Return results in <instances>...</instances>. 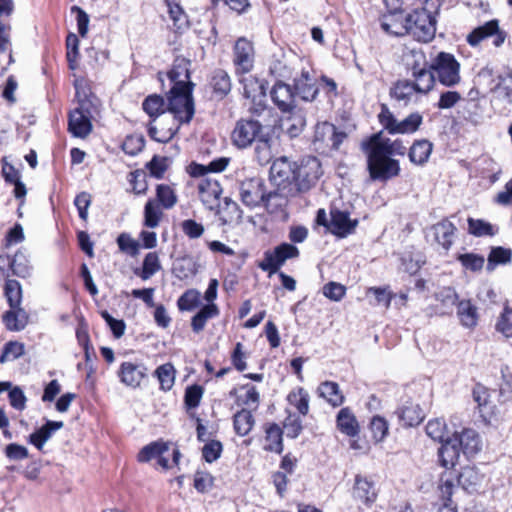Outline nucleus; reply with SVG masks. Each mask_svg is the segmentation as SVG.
Masks as SVG:
<instances>
[{"instance_id":"f257e3e1","label":"nucleus","mask_w":512,"mask_h":512,"mask_svg":"<svg viewBox=\"0 0 512 512\" xmlns=\"http://www.w3.org/2000/svg\"><path fill=\"white\" fill-rule=\"evenodd\" d=\"M361 149L367 155V169L371 180L386 182L400 174L399 161L386 155L376 145L370 144L368 139L362 141Z\"/></svg>"},{"instance_id":"f03ea898","label":"nucleus","mask_w":512,"mask_h":512,"mask_svg":"<svg viewBox=\"0 0 512 512\" xmlns=\"http://www.w3.org/2000/svg\"><path fill=\"white\" fill-rule=\"evenodd\" d=\"M406 35H410L419 42L427 43L435 37L436 18L425 8L415 9L406 14Z\"/></svg>"},{"instance_id":"7ed1b4c3","label":"nucleus","mask_w":512,"mask_h":512,"mask_svg":"<svg viewBox=\"0 0 512 512\" xmlns=\"http://www.w3.org/2000/svg\"><path fill=\"white\" fill-rule=\"evenodd\" d=\"M293 182L288 193L300 194L309 191L317 182L321 175V164L314 156L303 158L299 164L295 165Z\"/></svg>"},{"instance_id":"20e7f679","label":"nucleus","mask_w":512,"mask_h":512,"mask_svg":"<svg viewBox=\"0 0 512 512\" xmlns=\"http://www.w3.org/2000/svg\"><path fill=\"white\" fill-rule=\"evenodd\" d=\"M193 86H172L168 94V109L181 123H189L195 113Z\"/></svg>"},{"instance_id":"39448f33","label":"nucleus","mask_w":512,"mask_h":512,"mask_svg":"<svg viewBox=\"0 0 512 512\" xmlns=\"http://www.w3.org/2000/svg\"><path fill=\"white\" fill-rule=\"evenodd\" d=\"M239 195L242 203L249 208L259 206L269 208L273 205V198L278 197L276 192L265 190V184L260 178H251L241 182Z\"/></svg>"},{"instance_id":"423d86ee","label":"nucleus","mask_w":512,"mask_h":512,"mask_svg":"<svg viewBox=\"0 0 512 512\" xmlns=\"http://www.w3.org/2000/svg\"><path fill=\"white\" fill-rule=\"evenodd\" d=\"M378 120L382 127L391 135L412 134L421 126L423 117L420 113L414 112L399 121L389 110L388 106L382 104L381 111L378 114Z\"/></svg>"},{"instance_id":"0eeeda50","label":"nucleus","mask_w":512,"mask_h":512,"mask_svg":"<svg viewBox=\"0 0 512 512\" xmlns=\"http://www.w3.org/2000/svg\"><path fill=\"white\" fill-rule=\"evenodd\" d=\"M93 108L91 99L86 96L78 99V107L72 110L68 117V130L73 136L85 138L91 133Z\"/></svg>"},{"instance_id":"6e6552de","label":"nucleus","mask_w":512,"mask_h":512,"mask_svg":"<svg viewBox=\"0 0 512 512\" xmlns=\"http://www.w3.org/2000/svg\"><path fill=\"white\" fill-rule=\"evenodd\" d=\"M430 68L437 74L439 82L446 87H453L461 80L460 63L451 53H438Z\"/></svg>"},{"instance_id":"1a4fd4ad","label":"nucleus","mask_w":512,"mask_h":512,"mask_svg":"<svg viewBox=\"0 0 512 512\" xmlns=\"http://www.w3.org/2000/svg\"><path fill=\"white\" fill-rule=\"evenodd\" d=\"M299 254V249L293 244L282 243L273 250L265 251L263 260L258 263V267L271 276L277 273L288 259L297 258Z\"/></svg>"},{"instance_id":"9d476101","label":"nucleus","mask_w":512,"mask_h":512,"mask_svg":"<svg viewBox=\"0 0 512 512\" xmlns=\"http://www.w3.org/2000/svg\"><path fill=\"white\" fill-rule=\"evenodd\" d=\"M265 134L263 125L259 120L253 118H241L231 133V139L235 146L244 149L249 147Z\"/></svg>"},{"instance_id":"9b49d317","label":"nucleus","mask_w":512,"mask_h":512,"mask_svg":"<svg viewBox=\"0 0 512 512\" xmlns=\"http://www.w3.org/2000/svg\"><path fill=\"white\" fill-rule=\"evenodd\" d=\"M346 138L347 134L344 131L338 130L329 122H322L315 127L313 145L316 150L323 152L326 149L337 150Z\"/></svg>"},{"instance_id":"f8f14e48","label":"nucleus","mask_w":512,"mask_h":512,"mask_svg":"<svg viewBox=\"0 0 512 512\" xmlns=\"http://www.w3.org/2000/svg\"><path fill=\"white\" fill-rule=\"evenodd\" d=\"M296 163H291L286 157L276 159L270 167V180L275 187L287 193L292 186Z\"/></svg>"},{"instance_id":"ddd939ff","label":"nucleus","mask_w":512,"mask_h":512,"mask_svg":"<svg viewBox=\"0 0 512 512\" xmlns=\"http://www.w3.org/2000/svg\"><path fill=\"white\" fill-rule=\"evenodd\" d=\"M198 193L200 200L207 209L214 211L220 208L222 188L217 180L211 178L200 179Z\"/></svg>"},{"instance_id":"4468645a","label":"nucleus","mask_w":512,"mask_h":512,"mask_svg":"<svg viewBox=\"0 0 512 512\" xmlns=\"http://www.w3.org/2000/svg\"><path fill=\"white\" fill-rule=\"evenodd\" d=\"M358 225L357 219H351L349 212L331 209L329 231L337 237L344 238L352 234Z\"/></svg>"},{"instance_id":"2eb2a0df","label":"nucleus","mask_w":512,"mask_h":512,"mask_svg":"<svg viewBox=\"0 0 512 512\" xmlns=\"http://www.w3.org/2000/svg\"><path fill=\"white\" fill-rule=\"evenodd\" d=\"M494 35V45L497 47L501 46L504 43L505 34L499 31V24L497 20H490L485 24L476 27L471 33H469L467 36V42L469 45L475 47L482 40Z\"/></svg>"},{"instance_id":"dca6fc26","label":"nucleus","mask_w":512,"mask_h":512,"mask_svg":"<svg viewBox=\"0 0 512 512\" xmlns=\"http://www.w3.org/2000/svg\"><path fill=\"white\" fill-rule=\"evenodd\" d=\"M237 72L248 73L253 68L254 49L250 41L239 38L234 46V60Z\"/></svg>"},{"instance_id":"f3484780","label":"nucleus","mask_w":512,"mask_h":512,"mask_svg":"<svg viewBox=\"0 0 512 512\" xmlns=\"http://www.w3.org/2000/svg\"><path fill=\"white\" fill-rule=\"evenodd\" d=\"M270 96L275 106L281 112L287 113L294 110L295 92H293L290 85L282 81L276 82L270 91Z\"/></svg>"},{"instance_id":"a211bd4d","label":"nucleus","mask_w":512,"mask_h":512,"mask_svg":"<svg viewBox=\"0 0 512 512\" xmlns=\"http://www.w3.org/2000/svg\"><path fill=\"white\" fill-rule=\"evenodd\" d=\"M117 375L125 386L137 388L146 376V368L143 364L126 361L121 363Z\"/></svg>"},{"instance_id":"6ab92c4d","label":"nucleus","mask_w":512,"mask_h":512,"mask_svg":"<svg viewBox=\"0 0 512 512\" xmlns=\"http://www.w3.org/2000/svg\"><path fill=\"white\" fill-rule=\"evenodd\" d=\"M411 74L414 79L412 83L417 93L426 94L433 88L435 83L434 71L425 61L422 66L415 63L411 68Z\"/></svg>"},{"instance_id":"aec40b11","label":"nucleus","mask_w":512,"mask_h":512,"mask_svg":"<svg viewBox=\"0 0 512 512\" xmlns=\"http://www.w3.org/2000/svg\"><path fill=\"white\" fill-rule=\"evenodd\" d=\"M169 450V445L166 442L155 441L144 446L138 453L137 459L139 462H149L151 459L157 458V463L163 469L170 468L169 461L164 454Z\"/></svg>"},{"instance_id":"412c9836","label":"nucleus","mask_w":512,"mask_h":512,"mask_svg":"<svg viewBox=\"0 0 512 512\" xmlns=\"http://www.w3.org/2000/svg\"><path fill=\"white\" fill-rule=\"evenodd\" d=\"M453 438L467 457H472L481 450L480 436L474 429H464L460 434L455 433Z\"/></svg>"},{"instance_id":"4be33fe9","label":"nucleus","mask_w":512,"mask_h":512,"mask_svg":"<svg viewBox=\"0 0 512 512\" xmlns=\"http://www.w3.org/2000/svg\"><path fill=\"white\" fill-rule=\"evenodd\" d=\"M456 230L455 225L447 218L442 219L430 228L436 243L446 251H448L453 244Z\"/></svg>"},{"instance_id":"5701e85b","label":"nucleus","mask_w":512,"mask_h":512,"mask_svg":"<svg viewBox=\"0 0 512 512\" xmlns=\"http://www.w3.org/2000/svg\"><path fill=\"white\" fill-rule=\"evenodd\" d=\"M406 15L404 11L385 13L381 17V28L390 35L404 36L407 33Z\"/></svg>"},{"instance_id":"b1692460","label":"nucleus","mask_w":512,"mask_h":512,"mask_svg":"<svg viewBox=\"0 0 512 512\" xmlns=\"http://www.w3.org/2000/svg\"><path fill=\"white\" fill-rule=\"evenodd\" d=\"M190 61L183 57H177L173 66L168 72V78L173 84L172 86L191 85L194 84L190 81Z\"/></svg>"},{"instance_id":"393cba45","label":"nucleus","mask_w":512,"mask_h":512,"mask_svg":"<svg viewBox=\"0 0 512 512\" xmlns=\"http://www.w3.org/2000/svg\"><path fill=\"white\" fill-rule=\"evenodd\" d=\"M2 321L7 330L18 332L28 325L29 315L22 306L10 308L2 315Z\"/></svg>"},{"instance_id":"a878e982","label":"nucleus","mask_w":512,"mask_h":512,"mask_svg":"<svg viewBox=\"0 0 512 512\" xmlns=\"http://www.w3.org/2000/svg\"><path fill=\"white\" fill-rule=\"evenodd\" d=\"M63 425L62 421L48 420L42 427L29 435L28 442L41 451L53 433L61 429Z\"/></svg>"},{"instance_id":"bb28decb","label":"nucleus","mask_w":512,"mask_h":512,"mask_svg":"<svg viewBox=\"0 0 512 512\" xmlns=\"http://www.w3.org/2000/svg\"><path fill=\"white\" fill-rule=\"evenodd\" d=\"M367 139L370 144H374L378 148H381L389 157L393 155L404 156L406 154V147L403 145L401 140L396 139L391 141L389 138H383L381 132L372 134Z\"/></svg>"},{"instance_id":"cd10ccee","label":"nucleus","mask_w":512,"mask_h":512,"mask_svg":"<svg viewBox=\"0 0 512 512\" xmlns=\"http://www.w3.org/2000/svg\"><path fill=\"white\" fill-rule=\"evenodd\" d=\"M460 451L457 441H455L453 437H447V439L441 443V447L438 451L441 465L445 468L454 467L459 459Z\"/></svg>"},{"instance_id":"c85d7f7f","label":"nucleus","mask_w":512,"mask_h":512,"mask_svg":"<svg viewBox=\"0 0 512 512\" xmlns=\"http://www.w3.org/2000/svg\"><path fill=\"white\" fill-rule=\"evenodd\" d=\"M339 431L349 437H355L359 433V424L349 407L342 408L336 418Z\"/></svg>"},{"instance_id":"c756f323","label":"nucleus","mask_w":512,"mask_h":512,"mask_svg":"<svg viewBox=\"0 0 512 512\" xmlns=\"http://www.w3.org/2000/svg\"><path fill=\"white\" fill-rule=\"evenodd\" d=\"M318 396L325 399L332 407L341 406L345 397L340 390L338 383L334 381H324L317 388Z\"/></svg>"},{"instance_id":"7c9ffc66","label":"nucleus","mask_w":512,"mask_h":512,"mask_svg":"<svg viewBox=\"0 0 512 512\" xmlns=\"http://www.w3.org/2000/svg\"><path fill=\"white\" fill-rule=\"evenodd\" d=\"M376 496L373 482L369 481L366 477L357 475L353 488V497L365 504H371L375 501Z\"/></svg>"},{"instance_id":"2f4dec72","label":"nucleus","mask_w":512,"mask_h":512,"mask_svg":"<svg viewBox=\"0 0 512 512\" xmlns=\"http://www.w3.org/2000/svg\"><path fill=\"white\" fill-rule=\"evenodd\" d=\"M295 94L305 101H313L318 94V88L309 72L303 71L299 78L294 80Z\"/></svg>"},{"instance_id":"473e14b6","label":"nucleus","mask_w":512,"mask_h":512,"mask_svg":"<svg viewBox=\"0 0 512 512\" xmlns=\"http://www.w3.org/2000/svg\"><path fill=\"white\" fill-rule=\"evenodd\" d=\"M483 478V474L476 467L466 466L458 475V484L465 491L472 493L481 485Z\"/></svg>"},{"instance_id":"72a5a7b5","label":"nucleus","mask_w":512,"mask_h":512,"mask_svg":"<svg viewBox=\"0 0 512 512\" xmlns=\"http://www.w3.org/2000/svg\"><path fill=\"white\" fill-rule=\"evenodd\" d=\"M433 150V144L426 139L416 140L410 147L408 157L409 160L418 166L427 163Z\"/></svg>"},{"instance_id":"f704fd0d","label":"nucleus","mask_w":512,"mask_h":512,"mask_svg":"<svg viewBox=\"0 0 512 512\" xmlns=\"http://www.w3.org/2000/svg\"><path fill=\"white\" fill-rule=\"evenodd\" d=\"M9 267L13 275L20 278L30 277L33 271L29 256L26 250H18L10 260Z\"/></svg>"},{"instance_id":"c9c22d12","label":"nucleus","mask_w":512,"mask_h":512,"mask_svg":"<svg viewBox=\"0 0 512 512\" xmlns=\"http://www.w3.org/2000/svg\"><path fill=\"white\" fill-rule=\"evenodd\" d=\"M457 316L462 326L474 328L478 322L477 307L468 299L460 300L457 303Z\"/></svg>"},{"instance_id":"e433bc0d","label":"nucleus","mask_w":512,"mask_h":512,"mask_svg":"<svg viewBox=\"0 0 512 512\" xmlns=\"http://www.w3.org/2000/svg\"><path fill=\"white\" fill-rule=\"evenodd\" d=\"M168 13L176 32H182L189 27L188 16L178 0H165Z\"/></svg>"},{"instance_id":"4c0bfd02","label":"nucleus","mask_w":512,"mask_h":512,"mask_svg":"<svg viewBox=\"0 0 512 512\" xmlns=\"http://www.w3.org/2000/svg\"><path fill=\"white\" fill-rule=\"evenodd\" d=\"M395 414L405 427L416 426L423 420L422 410L418 405L414 404L402 406Z\"/></svg>"},{"instance_id":"58836bf2","label":"nucleus","mask_w":512,"mask_h":512,"mask_svg":"<svg viewBox=\"0 0 512 512\" xmlns=\"http://www.w3.org/2000/svg\"><path fill=\"white\" fill-rule=\"evenodd\" d=\"M265 441L266 444L264 449L266 451L275 452L280 454L283 451V430L276 423L269 424L265 429Z\"/></svg>"},{"instance_id":"ea45409f","label":"nucleus","mask_w":512,"mask_h":512,"mask_svg":"<svg viewBox=\"0 0 512 512\" xmlns=\"http://www.w3.org/2000/svg\"><path fill=\"white\" fill-rule=\"evenodd\" d=\"M219 314L216 304L209 303L203 306L193 317L191 321L192 330L195 333L201 332L209 319L215 318Z\"/></svg>"},{"instance_id":"a19ab883","label":"nucleus","mask_w":512,"mask_h":512,"mask_svg":"<svg viewBox=\"0 0 512 512\" xmlns=\"http://www.w3.org/2000/svg\"><path fill=\"white\" fill-rule=\"evenodd\" d=\"M210 85L213 92L219 95L221 98L225 97L231 91V79L228 73L222 69H216L213 71Z\"/></svg>"},{"instance_id":"79ce46f5","label":"nucleus","mask_w":512,"mask_h":512,"mask_svg":"<svg viewBox=\"0 0 512 512\" xmlns=\"http://www.w3.org/2000/svg\"><path fill=\"white\" fill-rule=\"evenodd\" d=\"M287 401L294 406L299 414L305 416L309 412V393L303 387H297L289 392Z\"/></svg>"},{"instance_id":"37998d69","label":"nucleus","mask_w":512,"mask_h":512,"mask_svg":"<svg viewBox=\"0 0 512 512\" xmlns=\"http://www.w3.org/2000/svg\"><path fill=\"white\" fill-rule=\"evenodd\" d=\"M4 296L10 308L20 307L22 304L23 291L19 281L6 279L4 285Z\"/></svg>"},{"instance_id":"c03bdc74","label":"nucleus","mask_w":512,"mask_h":512,"mask_svg":"<svg viewBox=\"0 0 512 512\" xmlns=\"http://www.w3.org/2000/svg\"><path fill=\"white\" fill-rule=\"evenodd\" d=\"M255 420L251 411L242 409L233 418L235 432L239 436H246L252 430Z\"/></svg>"},{"instance_id":"a18cd8bd","label":"nucleus","mask_w":512,"mask_h":512,"mask_svg":"<svg viewBox=\"0 0 512 512\" xmlns=\"http://www.w3.org/2000/svg\"><path fill=\"white\" fill-rule=\"evenodd\" d=\"M467 222L469 233L476 237L494 236L499 231L497 226L482 219L468 218Z\"/></svg>"},{"instance_id":"49530a36","label":"nucleus","mask_w":512,"mask_h":512,"mask_svg":"<svg viewBox=\"0 0 512 512\" xmlns=\"http://www.w3.org/2000/svg\"><path fill=\"white\" fill-rule=\"evenodd\" d=\"M155 200L163 209L169 210L176 205L178 197L171 186L167 184H158L156 187Z\"/></svg>"},{"instance_id":"de8ad7c7","label":"nucleus","mask_w":512,"mask_h":512,"mask_svg":"<svg viewBox=\"0 0 512 512\" xmlns=\"http://www.w3.org/2000/svg\"><path fill=\"white\" fill-rule=\"evenodd\" d=\"M439 489L443 504L439 508L438 512H458L457 506L453 503L451 499L454 489L453 481L450 479L442 478Z\"/></svg>"},{"instance_id":"09e8293b","label":"nucleus","mask_w":512,"mask_h":512,"mask_svg":"<svg viewBox=\"0 0 512 512\" xmlns=\"http://www.w3.org/2000/svg\"><path fill=\"white\" fill-rule=\"evenodd\" d=\"M483 112L480 103L474 99L467 100L462 109L463 118L473 125H479L483 122Z\"/></svg>"},{"instance_id":"8fccbe9b","label":"nucleus","mask_w":512,"mask_h":512,"mask_svg":"<svg viewBox=\"0 0 512 512\" xmlns=\"http://www.w3.org/2000/svg\"><path fill=\"white\" fill-rule=\"evenodd\" d=\"M163 216L161 206L155 199H149L144 207V225L148 228H155Z\"/></svg>"},{"instance_id":"3c124183","label":"nucleus","mask_w":512,"mask_h":512,"mask_svg":"<svg viewBox=\"0 0 512 512\" xmlns=\"http://www.w3.org/2000/svg\"><path fill=\"white\" fill-rule=\"evenodd\" d=\"M512 250L501 246L493 247L488 255L487 268L493 270L497 265H505L511 262Z\"/></svg>"},{"instance_id":"603ef678","label":"nucleus","mask_w":512,"mask_h":512,"mask_svg":"<svg viewBox=\"0 0 512 512\" xmlns=\"http://www.w3.org/2000/svg\"><path fill=\"white\" fill-rule=\"evenodd\" d=\"M255 154L260 165H266L272 159L271 137L268 133L263 134L255 141Z\"/></svg>"},{"instance_id":"864d4df0","label":"nucleus","mask_w":512,"mask_h":512,"mask_svg":"<svg viewBox=\"0 0 512 512\" xmlns=\"http://www.w3.org/2000/svg\"><path fill=\"white\" fill-rule=\"evenodd\" d=\"M155 376L157 377L160 388L164 391L170 390L175 381V369L171 363H165L159 366L155 370Z\"/></svg>"},{"instance_id":"5fc2aeb1","label":"nucleus","mask_w":512,"mask_h":512,"mask_svg":"<svg viewBox=\"0 0 512 512\" xmlns=\"http://www.w3.org/2000/svg\"><path fill=\"white\" fill-rule=\"evenodd\" d=\"M164 105V99L159 95L153 94L145 98L142 103V108L153 120H155L159 115L164 113Z\"/></svg>"},{"instance_id":"6e6d98bb","label":"nucleus","mask_w":512,"mask_h":512,"mask_svg":"<svg viewBox=\"0 0 512 512\" xmlns=\"http://www.w3.org/2000/svg\"><path fill=\"white\" fill-rule=\"evenodd\" d=\"M286 120V130L290 137L298 136L306 125L305 117L301 110L289 112Z\"/></svg>"},{"instance_id":"4d7b16f0","label":"nucleus","mask_w":512,"mask_h":512,"mask_svg":"<svg viewBox=\"0 0 512 512\" xmlns=\"http://www.w3.org/2000/svg\"><path fill=\"white\" fill-rule=\"evenodd\" d=\"M426 434L434 441L440 443L444 442L447 437H449L447 435V426L441 419L430 420L426 425Z\"/></svg>"},{"instance_id":"13d9d810","label":"nucleus","mask_w":512,"mask_h":512,"mask_svg":"<svg viewBox=\"0 0 512 512\" xmlns=\"http://www.w3.org/2000/svg\"><path fill=\"white\" fill-rule=\"evenodd\" d=\"M436 299L445 307L444 314L452 313L453 307L460 301L458 294L451 287H444L436 294Z\"/></svg>"},{"instance_id":"bf43d9fd","label":"nucleus","mask_w":512,"mask_h":512,"mask_svg":"<svg viewBox=\"0 0 512 512\" xmlns=\"http://www.w3.org/2000/svg\"><path fill=\"white\" fill-rule=\"evenodd\" d=\"M415 93L416 88L410 80H400L391 89V95L397 100L409 101Z\"/></svg>"},{"instance_id":"052dcab7","label":"nucleus","mask_w":512,"mask_h":512,"mask_svg":"<svg viewBox=\"0 0 512 512\" xmlns=\"http://www.w3.org/2000/svg\"><path fill=\"white\" fill-rule=\"evenodd\" d=\"M161 269V264L159 261V257L156 252H149L146 254L143 265L142 272L140 277L143 280H147L151 278L154 274H156Z\"/></svg>"},{"instance_id":"680f3d73","label":"nucleus","mask_w":512,"mask_h":512,"mask_svg":"<svg viewBox=\"0 0 512 512\" xmlns=\"http://www.w3.org/2000/svg\"><path fill=\"white\" fill-rule=\"evenodd\" d=\"M303 430L302 421L296 414L289 413L283 422V433L288 438H297Z\"/></svg>"},{"instance_id":"e2e57ef3","label":"nucleus","mask_w":512,"mask_h":512,"mask_svg":"<svg viewBox=\"0 0 512 512\" xmlns=\"http://www.w3.org/2000/svg\"><path fill=\"white\" fill-rule=\"evenodd\" d=\"M174 271L179 279L194 276L197 273L196 262L190 257H183L176 262Z\"/></svg>"},{"instance_id":"0e129e2a","label":"nucleus","mask_w":512,"mask_h":512,"mask_svg":"<svg viewBox=\"0 0 512 512\" xmlns=\"http://www.w3.org/2000/svg\"><path fill=\"white\" fill-rule=\"evenodd\" d=\"M200 294L194 289L187 290L178 299L177 305L181 311H191L200 303Z\"/></svg>"},{"instance_id":"69168bd1","label":"nucleus","mask_w":512,"mask_h":512,"mask_svg":"<svg viewBox=\"0 0 512 512\" xmlns=\"http://www.w3.org/2000/svg\"><path fill=\"white\" fill-rule=\"evenodd\" d=\"M24 354V345L17 341H10L5 344L2 354L0 355V363L12 361L20 358Z\"/></svg>"},{"instance_id":"338daca9","label":"nucleus","mask_w":512,"mask_h":512,"mask_svg":"<svg viewBox=\"0 0 512 512\" xmlns=\"http://www.w3.org/2000/svg\"><path fill=\"white\" fill-rule=\"evenodd\" d=\"M457 260L467 270H471L474 272L480 271L484 265V257L474 253L459 254L457 256Z\"/></svg>"},{"instance_id":"774afa93","label":"nucleus","mask_w":512,"mask_h":512,"mask_svg":"<svg viewBox=\"0 0 512 512\" xmlns=\"http://www.w3.org/2000/svg\"><path fill=\"white\" fill-rule=\"evenodd\" d=\"M496 328L506 337H512V308L508 306L504 308Z\"/></svg>"}]
</instances>
